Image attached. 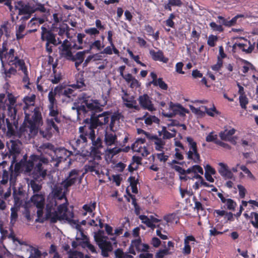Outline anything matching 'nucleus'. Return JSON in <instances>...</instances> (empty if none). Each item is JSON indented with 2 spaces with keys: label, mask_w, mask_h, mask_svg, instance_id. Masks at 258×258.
Wrapping results in <instances>:
<instances>
[{
  "label": "nucleus",
  "mask_w": 258,
  "mask_h": 258,
  "mask_svg": "<svg viewBox=\"0 0 258 258\" xmlns=\"http://www.w3.org/2000/svg\"><path fill=\"white\" fill-rule=\"evenodd\" d=\"M240 106L244 109H246V105L248 103V99L245 95H240L239 97Z\"/></svg>",
  "instance_id": "6e6d98bb"
},
{
  "label": "nucleus",
  "mask_w": 258,
  "mask_h": 258,
  "mask_svg": "<svg viewBox=\"0 0 258 258\" xmlns=\"http://www.w3.org/2000/svg\"><path fill=\"white\" fill-rule=\"evenodd\" d=\"M41 40L42 42H45V50L48 54L52 53L53 46H57L61 43V41H57L56 34L52 32V30H49L44 26L41 28Z\"/></svg>",
  "instance_id": "423d86ee"
},
{
  "label": "nucleus",
  "mask_w": 258,
  "mask_h": 258,
  "mask_svg": "<svg viewBox=\"0 0 258 258\" xmlns=\"http://www.w3.org/2000/svg\"><path fill=\"white\" fill-rule=\"evenodd\" d=\"M7 99L9 101V103L6 104L7 107L15 106V105L17 101L16 97L12 93H9L7 95Z\"/></svg>",
  "instance_id": "603ef678"
},
{
  "label": "nucleus",
  "mask_w": 258,
  "mask_h": 258,
  "mask_svg": "<svg viewBox=\"0 0 258 258\" xmlns=\"http://www.w3.org/2000/svg\"><path fill=\"white\" fill-rule=\"evenodd\" d=\"M206 141L207 142H214L215 144H216V142L219 141L218 140V136L216 134H214V132H211L209 133V134L206 137Z\"/></svg>",
  "instance_id": "8fccbe9b"
},
{
  "label": "nucleus",
  "mask_w": 258,
  "mask_h": 258,
  "mask_svg": "<svg viewBox=\"0 0 258 258\" xmlns=\"http://www.w3.org/2000/svg\"><path fill=\"white\" fill-rule=\"evenodd\" d=\"M85 33L90 35L96 36L99 34V31L94 27L89 28L84 30Z\"/></svg>",
  "instance_id": "0e129e2a"
},
{
  "label": "nucleus",
  "mask_w": 258,
  "mask_h": 258,
  "mask_svg": "<svg viewBox=\"0 0 258 258\" xmlns=\"http://www.w3.org/2000/svg\"><path fill=\"white\" fill-rule=\"evenodd\" d=\"M46 124H47V128L46 129V133L44 134V131H40V132L42 134L43 136L45 138H50L52 136V133L51 130L53 128L54 131L57 133H59V126L58 124L59 123H57L54 119L53 118H47L46 120Z\"/></svg>",
  "instance_id": "2eb2a0df"
},
{
  "label": "nucleus",
  "mask_w": 258,
  "mask_h": 258,
  "mask_svg": "<svg viewBox=\"0 0 258 258\" xmlns=\"http://www.w3.org/2000/svg\"><path fill=\"white\" fill-rule=\"evenodd\" d=\"M186 141L189 146V150L187 153V158L192 160L195 163H200L201 160L200 155L198 151L197 143L189 137L186 138Z\"/></svg>",
  "instance_id": "1a4fd4ad"
},
{
  "label": "nucleus",
  "mask_w": 258,
  "mask_h": 258,
  "mask_svg": "<svg viewBox=\"0 0 258 258\" xmlns=\"http://www.w3.org/2000/svg\"><path fill=\"white\" fill-rule=\"evenodd\" d=\"M225 204L227 208L229 210L232 211H234L235 208L237 205L236 202L231 199H227Z\"/></svg>",
  "instance_id": "bf43d9fd"
},
{
  "label": "nucleus",
  "mask_w": 258,
  "mask_h": 258,
  "mask_svg": "<svg viewBox=\"0 0 258 258\" xmlns=\"http://www.w3.org/2000/svg\"><path fill=\"white\" fill-rule=\"evenodd\" d=\"M99 164L95 161H90L85 166L87 171L94 172L96 174H99Z\"/></svg>",
  "instance_id": "5701e85b"
},
{
  "label": "nucleus",
  "mask_w": 258,
  "mask_h": 258,
  "mask_svg": "<svg viewBox=\"0 0 258 258\" xmlns=\"http://www.w3.org/2000/svg\"><path fill=\"white\" fill-rule=\"evenodd\" d=\"M12 144L10 148H9V153L7 152L5 154V157L10 158L11 156H15L20 153V149L18 144L15 142L12 141Z\"/></svg>",
  "instance_id": "a878e982"
},
{
  "label": "nucleus",
  "mask_w": 258,
  "mask_h": 258,
  "mask_svg": "<svg viewBox=\"0 0 258 258\" xmlns=\"http://www.w3.org/2000/svg\"><path fill=\"white\" fill-rule=\"evenodd\" d=\"M79 178V171L77 169L72 170L69 173L68 176L66 179L62 181L61 185L66 191L69 190V188L74 185L77 181Z\"/></svg>",
  "instance_id": "9d476101"
},
{
  "label": "nucleus",
  "mask_w": 258,
  "mask_h": 258,
  "mask_svg": "<svg viewBox=\"0 0 258 258\" xmlns=\"http://www.w3.org/2000/svg\"><path fill=\"white\" fill-rule=\"evenodd\" d=\"M61 47H62L61 49L66 50H72V48L76 49L83 48L82 46H78L76 44H74L73 45H72L71 43L67 44H62Z\"/></svg>",
  "instance_id": "13d9d810"
},
{
  "label": "nucleus",
  "mask_w": 258,
  "mask_h": 258,
  "mask_svg": "<svg viewBox=\"0 0 258 258\" xmlns=\"http://www.w3.org/2000/svg\"><path fill=\"white\" fill-rule=\"evenodd\" d=\"M85 80L82 75H79L77 80L76 83L71 85V87L75 89H80L81 90H84L86 87L85 84Z\"/></svg>",
  "instance_id": "c85d7f7f"
},
{
  "label": "nucleus",
  "mask_w": 258,
  "mask_h": 258,
  "mask_svg": "<svg viewBox=\"0 0 258 258\" xmlns=\"http://www.w3.org/2000/svg\"><path fill=\"white\" fill-rule=\"evenodd\" d=\"M17 72V70L14 67L11 66V68L9 70L4 69V73L6 78H10L12 75H16Z\"/></svg>",
  "instance_id": "864d4df0"
},
{
  "label": "nucleus",
  "mask_w": 258,
  "mask_h": 258,
  "mask_svg": "<svg viewBox=\"0 0 258 258\" xmlns=\"http://www.w3.org/2000/svg\"><path fill=\"white\" fill-rule=\"evenodd\" d=\"M190 241H196V238L194 236L188 235L185 237L184 240V247L182 249V253L184 255H188L191 253Z\"/></svg>",
  "instance_id": "412c9836"
},
{
  "label": "nucleus",
  "mask_w": 258,
  "mask_h": 258,
  "mask_svg": "<svg viewBox=\"0 0 258 258\" xmlns=\"http://www.w3.org/2000/svg\"><path fill=\"white\" fill-rule=\"evenodd\" d=\"M139 219L142 220V223L146 224L147 227L152 229L155 228V225L152 223L150 218H148L147 216L140 215Z\"/></svg>",
  "instance_id": "a19ab883"
},
{
  "label": "nucleus",
  "mask_w": 258,
  "mask_h": 258,
  "mask_svg": "<svg viewBox=\"0 0 258 258\" xmlns=\"http://www.w3.org/2000/svg\"><path fill=\"white\" fill-rule=\"evenodd\" d=\"M96 203L95 202H91L89 204H85L83 206V209L86 212L89 213L92 212L95 210Z\"/></svg>",
  "instance_id": "09e8293b"
},
{
  "label": "nucleus",
  "mask_w": 258,
  "mask_h": 258,
  "mask_svg": "<svg viewBox=\"0 0 258 258\" xmlns=\"http://www.w3.org/2000/svg\"><path fill=\"white\" fill-rule=\"evenodd\" d=\"M236 132L235 129L232 128L230 130L225 129L224 131H221L219 133V136L220 139L226 141L229 140Z\"/></svg>",
  "instance_id": "393cba45"
},
{
  "label": "nucleus",
  "mask_w": 258,
  "mask_h": 258,
  "mask_svg": "<svg viewBox=\"0 0 258 258\" xmlns=\"http://www.w3.org/2000/svg\"><path fill=\"white\" fill-rule=\"evenodd\" d=\"M78 102L81 104L77 107L78 114L91 111L90 118L85 119L84 123H88L94 130L108 122L111 112L106 111L97 114L103 110L98 100H93L86 93H83L78 97Z\"/></svg>",
  "instance_id": "f257e3e1"
},
{
  "label": "nucleus",
  "mask_w": 258,
  "mask_h": 258,
  "mask_svg": "<svg viewBox=\"0 0 258 258\" xmlns=\"http://www.w3.org/2000/svg\"><path fill=\"white\" fill-rule=\"evenodd\" d=\"M60 93L68 99V101H73L77 94L74 90L70 88H64L60 90Z\"/></svg>",
  "instance_id": "6ab92c4d"
},
{
  "label": "nucleus",
  "mask_w": 258,
  "mask_h": 258,
  "mask_svg": "<svg viewBox=\"0 0 258 258\" xmlns=\"http://www.w3.org/2000/svg\"><path fill=\"white\" fill-rule=\"evenodd\" d=\"M82 235L85 240V241H83L84 245L90 250L91 252L97 253L95 246L90 243L87 236H85L83 233H82Z\"/></svg>",
  "instance_id": "c03bdc74"
},
{
  "label": "nucleus",
  "mask_w": 258,
  "mask_h": 258,
  "mask_svg": "<svg viewBox=\"0 0 258 258\" xmlns=\"http://www.w3.org/2000/svg\"><path fill=\"white\" fill-rule=\"evenodd\" d=\"M158 134L159 136L163 135L162 139L164 140L170 139L175 137L174 134L169 132L167 130L166 127L164 126H162V130L161 131H158Z\"/></svg>",
  "instance_id": "f704fd0d"
},
{
  "label": "nucleus",
  "mask_w": 258,
  "mask_h": 258,
  "mask_svg": "<svg viewBox=\"0 0 258 258\" xmlns=\"http://www.w3.org/2000/svg\"><path fill=\"white\" fill-rule=\"evenodd\" d=\"M94 239L99 248L101 250V255L105 257H108L109 253L113 249V245L109 240V238L105 235L104 231L99 230L95 233Z\"/></svg>",
  "instance_id": "39448f33"
},
{
  "label": "nucleus",
  "mask_w": 258,
  "mask_h": 258,
  "mask_svg": "<svg viewBox=\"0 0 258 258\" xmlns=\"http://www.w3.org/2000/svg\"><path fill=\"white\" fill-rule=\"evenodd\" d=\"M58 34L60 36H62L66 34L68 38H69L70 35V28L69 26L66 24H63L60 26L58 28Z\"/></svg>",
  "instance_id": "c9c22d12"
},
{
  "label": "nucleus",
  "mask_w": 258,
  "mask_h": 258,
  "mask_svg": "<svg viewBox=\"0 0 258 258\" xmlns=\"http://www.w3.org/2000/svg\"><path fill=\"white\" fill-rule=\"evenodd\" d=\"M141 239L140 238L138 239H134L132 241L131 245L135 247L136 250L138 251H141L140 246L141 245Z\"/></svg>",
  "instance_id": "774afa93"
},
{
  "label": "nucleus",
  "mask_w": 258,
  "mask_h": 258,
  "mask_svg": "<svg viewBox=\"0 0 258 258\" xmlns=\"http://www.w3.org/2000/svg\"><path fill=\"white\" fill-rule=\"evenodd\" d=\"M218 38L216 35H210L208 39L207 44L210 47H214L216 45V42L217 41Z\"/></svg>",
  "instance_id": "5fc2aeb1"
},
{
  "label": "nucleus",
  "mask_w": 258,
  "mask_h": 258,
  "mask_svg": "<svg viewBox=\"0 0 258 258\" xmlns=\"http://www.w3.org/2000/svg\"><path fill=\"white\" fill-rule=\"evenodd\" d=\"M121 117H122L121 113L118 111L115 112L113 114L111 113L109 117L110 118V122L109 124V128L111 131L115 132L116 131V127H115V126L119 123Z\"/></svg>",
  "instance_id": "f3484780"
},
{
  "label": "nucleus",
  "mask_w": 258,
  "mask_h": 258,
  "mask_svg": "<svg viewBox=\"0 0 258 258\" xmlns=\"http://www.w3.org/2000/svg\"><path fill=\"white\" fill-rule=\"evenodd\" d=\"M143 118H145V123L147 125H151L153 122L159 124L160 122V119L155 115H150L146 117L144 115Z\"/></svg>",
  "instance_id": "ea45409f"
},
{
  "label": "nucleus",
  "mask_w": 258,
  "mask_h": 258,
  "mask_svg": "<svg viewBox=\"0 0 258 258\" xmlns=\"http://www.w3.org/2000/svg\"><path fill=\"white\" fill-rule=\"evenodd\" d=\"M238 47L239 49H241L242 51L245 52L246 53H250L253 50L254 46L253 45L250 44L249 46L246 48V44L239 43L238 44Z\"/></svg>",
  "instance_id": "79ce46f5"
},
{
  "label": "nucleus",
  "mask_w": 258,
  "mask_h": 258,
  "mask_svg": "<svg viewBox=\"0 0 258 258\" xmlns=\"http://www.w3.org/2000/svg\"><path fill=\"white\" fill-rule=\"evenodd\" d=\"M138 101L141 107L144 109L148 110L150 111L156 110L151 101V98L147 94L140 95L138 98Z\"/></svg>",
  "instance_id": "4468645a"
},
{
  "label": "nucleus",
  "mask_w": 258,
  "mask_h": 258,
  "mask_svg": "<svg viewBox=\"0 0 258 258\" xmlns=\"http://www.w3.org/2000/svg\"><path fill=\"white\" fill-rule=\"evenodd\" d=\"M90 139L91 140L92 144V146L91 147V153L94 155L99 154L100 152L99 149L103 147L102 141L100 137H97L96 138L95 130L91 131Z\"/></svg>",
  "instance_id": "ddd939ff"
},
{
  "label": "nucleus",
  "mask_w": 258,
  "mask_h": 258,
  "mask_svg": "<svg viewBox=\"0 0 258 258\" xmlns=\"http://www.w3.org/2000/svg\"><path fill=\"white\" fill-rule=\"evenodd\" d=\"M209 26L213 31L219 32H222L224 31V29L221 25H218L214 22H211L209 24Z\"/></svg>",
  "instance_id": "4d7b16f0"
},
{
  "label": "nucleus",
  "mask_w": 258,
  "mask_h": 258,
  "mask_svg": "<svg viewBox=\"0 0 258 258\" xmlns=\"http://www.w3.org/2000/svg\"><path fill=\"white\" fill-rule=\"evenodd\" d=\"M24 156L21 161L16 164V168L19 166L23 168L24 172L34 180L41 181L44 179L47 172L49 160L43 155H32L27 160Z\"/></svg>",
  "instance_id": "f03ea898"
},
{
  "label": "nucleus",
  "mask_w": 258,
  "mask_h": 258,
  "mask_svg": "<svg viewBox=\"0 0 258 258\" xmlns=\"http://www.w3.org/2000/svg\"><path fill=\"white\" fill-rule=\"evenodd\" d=\"M31 203L37 208V215L40 218L43 215V210L45 204V196L44 193L33 194L30 198Z\"/></svg>",
  "instance_id": "6e6552de"
},
{
  "label": "nucleus",
  "mask_w": 258,
  "mask_h": 258,
  "mask_svg": "<svg viewBox=\"0 0 258 258\" xmlns=\"http://www.w3.org/2000/svg\"><path fill=\"white\" fill-rule=\"evenodd\" d=\"M71 217L69 218L65 217L66 220L68 221V222L72 225V226H75V228L77 229H80L81 228L80 224H79V220H74L73 218H74V214H71Z\"/></svg>",
  "instance_id": "49530a36"
},
{
  "label": "nucleus",
  "mask_w": 258,
  "mask_h": 258,
  "mask_svg": "<svg viewBox=\"0 0 258 258\" xmlns=\"http://www.w3.org/2000/svg\"><path fill=\"white\" fill-rule=\"evenodd\" d=\"M60 56L70 61L74 60V55L72 52V50H63L61 49L60 52Z\"/></svg>",
  "instance_id": "58836bf2"
},
{
  "label": "nucleus",
  "mask_w": 258,
  "mask_h": 258,
  "mask_svg": "<svg viewBox=\"0 0 258 258\" xmlns=\"http://www.w3.org/2000/svg\"><path fill=\"white\" fill-rule=\"evenodd\" d=\"M62 188L61 186H56L55 187L51 192L48 196H53L55 200H62L66 198L64 192H62Z\"/></svg>",
  "instance_id": "b1692460"
},
{
  "label": "nucleus",
  "mask_w": 258,
  "mask_h": 258,
  "mask_svg": "<svg viewBox=\"0 0 258 258\" xmlns=\"http://www.w3.org/2000/svg\"><path fill=\"white\" fill-rule=\"evenodd\" d=\"M49 112V115L51 117V118L55 120V121L57 123H61V118L59 117V112L57 109H54V106L51 107V106L48 107Z\"/></svg>",
  "instance_id": "7c9ffc66"
},
{
  "label": "nucleus",
  "mask_w": 258,
  "mask_h": 258,
  "mask_svg": "<svg viewBox=\"0 0 258 258\" xmlns=\"http://www.w3.org/2000/svg\"><path fill=\"white\" fill-rule=\"evenodd\" d=\"M57 203L53 196H48L46 204V219H49L52 223H55L58 221V214L56 212V207Z\"/></svg>",
  "instance_id": "0eeeda50"
},
{
  "label": "nucleus",
  "mask_w": 258,
  "mask_h": 258,
  "mask_svg": "<svg viewBox=\"0 0 258 258\" xmlns=\"http://www.w3.org/2000/svg\"><path fill=\"white\" fill-rule=\"evenodd\" d=\"M85 53V51L78 52L75 55H74V60H72V61H75L76 60H78L84 61Z\"/></svg>",
  "instance_id": "69168bd1"
},
{
  "label": "nucleus",
  "mask_w": 258,
  "mask_h": 258,
  "mask_svg": "<svg viewBox=\"0 0 258 258\" xmlns=\"http://www.w3.org/2000/svg\"><path fill=\"white\" fill-rule=\"evenodd\" d=\"M8 116L10 117L11 120L14 121V125H17L18 120L16 119L17 109L16 106L7 107Z\"/></svg>",
  "instance_id": "c756f323"
},
{
  "label": "nucleus",
  "mask_w": 258,
  "mask_h": 258,
  "mask_svg": "<svg viewBox=\"0 0 258 258\" xmlns=\"http://www.w3.org/2000/svg\"><path fill=\"white\" fill-rule=\"evenodd\" d=\"M154 86H159V87L163 90H167L168 89V85L165 82L163 81L162 78L158 79L156 84L153 85Z\"/></svg>",
  "instance_id": "3c124183"
},
{
  "label": "nucleus",
  "mask_w": 258,
  "mask_h": 258,
  "mask_svg": "<svg viewBox=\"0 0 258 258\" xmlns=\"http://www.w3.org/2000/svg\"><path fill=\"white\" fill-rule=\"evenodd\" d=\"M25 24L23 23L19 26L18 29L16 28V36L17 40L23 38L27 34V33H25Z\"/></svg>",
  "instance_id": "2f4dec72"
},
{
  "label": "nucleus",
  "mask_w": 258,
  "mask_h": 258,
  "mask_svg": "<svg viewBox=\"0 0 258 258\" xmlns=\"http://www.w3.org/2000/svg\"><path fill=\"white\" fill-rule=\"evenodd\" d=\"M11 211V222H15L18 218V209L16 207H12Z\"/></svg>",
  "instance_id": "680f3d73"
},
{
  "label": "nucleus",
  "mask_w": 258,
  "mask_h": 258,
  "mask_svg": "<svg viewBox=\"0 0 258 258\" xmlns=\"http://www.w3.org/2000/svg\"><path fill=\"white\" fill-rule=\"evenodd\" d=\"M15 49H10L8 52H6L4 55V58H5L7 63L8 65L11 64L17 58L18 56L15 55Z\"/></svg>",
  "instance_id": "bb28decb"
},
{
  "label": "nucleus",
  "mask_w": 258,
  "mask_h": 258,
  "mask_svg": "<svg viewBox=\"0 0 258 258\" xmlns=\"http://www.w3.org/2000/svg\"><path fill=\"white\" fill-rule=\"evenodd\" d=\"M149 140L154 141L155 145V148L157 151H163L165 142L162 139L159 138L157 135H152Z\"/></svg>",
  "instance_id": "aec40b11"
},
{
  "label": "nucleus",
  "mask_w": 258,
  "mask_h": 258,
  "mask_svg": "<svg viewBox=\"0 0 258 258\" xmlns=\"http://www.w3.org/2000/svg\"><path fill=\"white\" fill-rule=\"evenodd\" d=\"M35 99V95L31 97L26 96L24 98L23 101L25 103V106L23 107L24 111L27 109H32V107L34 106V100Z\"/></svg>",
  "instance_id": "cd10ccee"
},
{
  "label": "nucleus",
  "mask_w": 258,
  "mask_h": 258,
  "mask_svg": "<svg viewBox=\"0 0 258 258\" xmlns=\"http://www.w3.org/2000/svg\"><path fill=\"white\" fill-rule=\"evenodd\" d=\"M164 220L168 223H177L179 221V218L177 214L173 213L165 215L164 217Z\"/></svg>",
  "instance_id": "e433bc0d"
},
{
  "label": "nucleus",
  "mask_w": 258,
  "mask_h": 258,
  "mask_svg": "<svg viewBox=\"0 0 258 258\" xmlns=\"http://www.w3.org/2000/svg\"><path fill=\"white\" fill-rule=\"evenodd\" d=\"M9 66L14 67L16 69L18 68V70L21 71L27 68L24 60L23 59H20L19 57Z\"/></svg>",
  "instance_id": "473e14b6"
},
{
  "label": "nucleus",
  "mask_w": 258,
  "mask_h": 258,
  "mask_svg": "<svg viewBox=\"0 0 258 258\" xmlns=\"http://www.w3.org/2000/svg\"><path fill=\"white\" fill-rule=\"evenodd\" d=\"M5 112L0 111V130L5 131L6 130L5 123Z\"/></svg>",
  "instance_id": "e2e57ef3"
},
{
  "label": "nucleus",
  "mask_w": 258,
  "mask_h": 258,
  "mask_svg": "<svg viewBox=\"0 0 258 258\" xmlns=\"http://www.w3.org/2000/svg\"><path fill=\"white\" fill-rule=\"evenodd\" d=\"M31 112L28 113L27 110L24 111L25 118L22 125L20 126L19 132L21 135L29 138L35 136L38 132L39 127L43 124L42 116L39 107H35L30 109Z\"/></svg>",
  "instance_id": "7ed1b4c3"
},
{
  "label": "nucleus",
  "mask_w": 258,
  "mask_h": 258,
  "mask_svg": "<svg viewBox=\"0 0 258 258\" xmlns=\"http://www.w3.org/2000/svg\"><path fill=\"white\" fill-rule=\"evenodd\" d=\"M30 186L33 191V194H39V192L42 189L41 185L37 183L35 181L31 180L30 181Z\"/></svg>",
  "instance_id": "de8ad7c7"
},
{
  "label": "nucleus",
  "mask_w": 258,
  "mask_h": 258,
  "mask_svg": "<svg viewBox=\"0 0 258 258\" xmlns=\"http://www.w3.org/2000/svg\"><path fill=\"white\" fill-rule=\"evenodd\" d=\"M220 168L218 169L219 174L224 178L227 179L234 178V175L232 171L228 169V166L222 162L218 164Z\"/></svg>",
  "instance_id": "dca6fc26"
},
{
  "label": "nucleus",
  "mask_w": 258,
  "mask_h": 258,
  "mask_svg": "<svg viewBox=\"0 0 258 258\" xmlns=\"http://www.w3.org/2000/svg\"><path fill=\"white\" fill-rule=\"evenodd\" d=\"M123 102H124V105L128 108H134L136 110L139 109V106L136 105L137 102L135 100H129L127 98L122 96L121 97Z\"/></svg>",
  "instance_id": "72a5a7b5"
},
{
  "label": "nucleus",
  "mask_w": 258,
  "mask_h": 258,
  "mask_svg": "<svg viewBox=\"0 0 258 258\" xmlns=\"http://www.w3.org/2000/svg\"><path fill=\"white\" fill-rule=\"evenodd\" d=\"M250 217V223L254 228L258 229V213L254 212H251Z\"/></svg>",
  "instance_id": "37998d69"
},
{
  "label": "nucleus",
  "mask_w": 258,
  "mask_h": 258,
  "mask_svg": "<svg viewBox=\"0 0 258 258\" xmlns=\"http://www.w3.org/2000/svg\"><path fill=\"white\" fill-rule=\"evenodd\" d=\"M56 212L58 215H62L63 213L68 212V209L64 204H60L56 209Z\"/></svg>",
  "instance_id": "052dcab7"
},
{
  "label": "nucleus",
  "mask_w": 258,
  "mask_h": 258,
  "mask_svg": "<svg viewBox=\"0 0 258 258\" xmlns=\"http://www.w3.org/2000/svg\"><path fill=\"white\" fill-rule=\"evenodd\" d=\"M169 108L171 112L168 113L162 112V114L165 117H172L176 114L183 115L185 112H187V110L180 104H174L171 101L169 103Z\"/></svg>",
  "instance_id": "f8f14e48"
},
{
  "label": "nucleus",
  "mask_w": 258,
  "mask_h": 258,
  "mask_svg": "<svg viewBox=\"0 0 258 258\" xmlns=\"http://www.w3.org/2000/svg\"><path fill=\"white\" fill-rule=\"evenodd\" d=\"M18 5L19 7V8L17 7L19 10V15H26L22 17L21 19L23 20H28L31 15L35 12L42 14L49 12V10L45 7L44 4H41L37 1H30L27 3H24L23 1H19Z\"/></svg>",
  "instance_id": "20e7f679"
},
{
  "label": "nucleus",
  "mask_w": 258,
  "mask_h": 258,
  "mask_svg": "<svg viewBox=\"0 0 258 258\" xmlns=\"http://www.w3.org/2000/svg\"><path fill=\"white\" fill-rule=\"evenodd\" d=\"M91 131H94L88 123H85L84 125L79 127L80 135L76 141L77 145L81 143H86L87 139H90V134Z\"/></svg>",
  "instance_id": "9b49d317"
},
{
  "label": "nucleus",
  "mask_w": 258,
  "mask_h": 258,
  "mask_svg": "<svg viewBox=\"0 0 258 258\" xmlns=\"http://www.w3.org/2000/svg\"><path fill=\"white\" fill-rule=\"evenodd\" d=\"M56 94V93L55 92H53L52 91H50L49 92L48 98L49 102V104L48 105V107L51 106V107H53V106H54V105L56 104V100L55 99Z\"/></svg>",
  "instance_id": "a18cd8bd"
},
{
  "label": "nucleus",
  "mask_w": 258,
  "mask_h": 258,
  "mask_svg": "<svg viewBox=\"0 0 258 258\" xmlns=\"http://www.w3.org/2000/svg\"><path fill=\"white\" fill-rule=\"evenodd\" d=\"M193 201L195 203V209H196L197 211L204 210V206L200 202L197 201L196 197H194Z\"/></svg>",
  "instance_id": "338daca9"
},
{
  "label": "nucleus",
  "mask_w": 258,
  "mask_h": 258,
  "mask_svg": "<svg viewBox=\"0 0 258 258\" xmlns=\"http://www.w3.org/2000/svg\"><path fill=\"white\" fill-rule=\"evenodd\" d=\"M149 53L152 59L155 61L159 60L164 63H167L169 60L167 57L164 56L163 52L161 50L156 52L154 50L151 49L150 50Z\"/></svg>",
  "instance_id": "a211bd4d"
},
{
  "label": "nucleus",
  "mask_w": 258,
  "mask_h": 258,
  "mask_svg": "<svg viewBox=\"0 0 258 258\" xmlns=\"http://www.w3.org/2000/svg\"><path fill=\"white\" fill-rule=\"evenodd\" d=\"M186 172L187 174L194 173L195 174L199 173L202 175L204 173V171L201 166L199 165H195L186 169Z\"/></svg>",
  "instance_id": "4c0bfd02"
},
{
  "label": "nucleus",
  "mask_w": 258,
  "mask_h": 258,
  "mask_svg": "<svg viewBox=\"0 0 258 258\" xmlns=\"http://www.w3.org/2000/svg\"><path fill=\"white\" fill-rule=\"evenodd\" d=\"M117 140V136L113 133L108 132L106 130L105 131L104 136V142L107 146H111L115 144Z\"/></svg>",
  "instance_id": "4be33fe9"
}]
</instances>
